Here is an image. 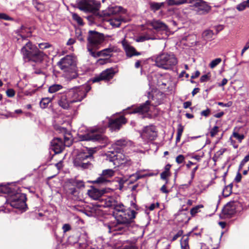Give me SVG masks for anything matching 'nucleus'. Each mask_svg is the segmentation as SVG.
<instances>
[{"mask_svg": "<svg viewBox=\"0 0 249 249\" xmlns=\"http://www.w3.org/2000/svg\"><path fill=\"white\" fill-rule=\"evenodd\" d=\"M136 213L134 210H129L127 216L118 218L116 222L105 224V229L109 233L113 232V235L123 234L128 230V225L135 218Z\"/></svg>", "mask_w": 249, "mask_h": 249, "instance_id": "1", "label": "nucleus"}, {"mask_svg": "<svg viewBox=\"0 0 249 249\" xmlns=\"http://www.w3.org/2000/svg\"><path fill=\"white\" fill-rule=\"evenodd\" d=\"M57 64L68 79L71 80L78 77L77 59L74 56L67 55L61 58Z\"/></svg>", "mask_w": 249, "mask_h": 249, "instance_id": "2", "label": "nucleus"}, {"mask_svg": "<svg viewBox=\"0 0 249 249\" xmlns=\"http://www.w3.org/2000/svg\"><path fill=\"white\" fill-rule=\"evenodd\" d=\"M155 65L165 70H171L178 64V59L172 53L163 52L156 56Z\"/></svg>", "mask_w": 249, "mask_h": 249, "instance_id": "3", "label": "nucleus"}, {"mask_svg": "<svg viewBox=\"0 0 249 249\" xmlns=\"http://www.w3.org/2000/svg\"><path fill=\"white\" fill-rule=\"evenodd\" d=\"M94 150L89 149L88 152H84L78 153L74 160L75 166L81 169L89 168L92 166Z\"/></svg>", "mask_w": 249, "mask_h": 249, "instance_id": "4", "label": "nucleus"}, {"mask_svg": "<svg viewBox=\"0 0 249 249\" xmlns=\"http://www.w3.org/2000/svg\"><path fill=\"white\" fill-rule=\"evenodd\" d=\"M104 131L103 128H92L89 132L81 135V139L82 141L98 142L106 145L109 142V141L107 137L102 134Z\"/></svg>", "mask_w": 249, "mask_h": 249, "instance_id": "5", "label": "nucleus"}, {"mask_svg": "<svg viewBox=\"0 0 249 249\" xmlns=\"http://www.w3.org/2000/svg\"><path fill=\"white\" fill-rule=\"evenodd\" d=\"M104 40V37L103 34L95 31H89L88 37L89 43L88 45V50L91 56L94 57H96V53L94 50L97 49L99 45H100Z\"/></svg>", "mask_w": 249, "mask_h": 249, "instance_id": "6", "label": "nucleus"}, {"mask_svg": "<svg viewBox=\"0 0 249 249\" xmlns=\"http://www.w3.org/2000/svg\"><path fill=\"white\" fill-rule=\"evenodd\" d=\"M90 90V88L87 85L77 87L70 90L67 93L70 99V102L72 103L80 102L86 96L87 92Z\"/></svg>", "mask_w": 249, "mask_h": 249, "instance_id": "7", "label": "nucleus"}, {"mask_svg": "<svg viewBox=\"0 0 249 249\" xmlns=\"http://www.w3.org/2000/svg\"><path fill=\"white\" fill-rule=\"evenodd\" d=\"M195 11L198 15H204L209 13L212 9L209 4L203 0H190Z\"/></svg>", "mask_w": 249, "mask_h": 249, "instance_id": "8", "label": "nucleus"}, {"mask_svg": "<svg viewBox=\"0 0 249 249\" xmlns=\"http://www.w3.org/2000/svg\"><path fill=\"white\" fill-rule=\"evenodd\" d=\"M100 5L99 2L94 0H82L78 3V8L85 12H96Z\"/></svg>", "mask_w": 249, "mask_h": 249, "instance_id": "9", "label": "nucleus"}, {"mask_svg": "<svg viewBox=\"0 0 249 249\" xmlns=\"http://www.w3.org/2000/svg\"><path fill=\"white\" fill-rule=\"evenodd\" d=\"M26 196L24 194L17 193L9 200L11 206L13 208L24 209L26 206Z\"/></svg>", "mask_w": 249, "mask_h": 249, "instance_id": "10", "label": "nucleus"}, {"mask_svg": "<svg viewBox=\"0 0 249 249\" xmlns=\"http://www.w3.org/2000/svg\"><path fill=\"white\" fill-rule=\"evenodd\" d=\"M37 48L33 45L31 42L28 41L21 49V53L23 55V58L25 61L31 58V56L36 51Z\"/></svg>", "mask_w": 249, "mask_h": 249, "instance_id": "11", "label": "nucleus"}, {"mask_svg": "<svg viewBox=\"0 0 249 249\" xmlns=\"http://www.w3.org/2000/svg\"><path fill=\"white\" fill-rule=\"evenodd\" d=\"M142 136L143 139L150 141L155 140L157 137L156 127L153 125L145 126L143 129Z\"/></svg>", "mask_w": 249, "mask_h": 249, "instance_id": "12", "label": "nucleus"}, {"mask_svg": "<svg viewBox=\"0 0 249 249\" xmlns=\"http://www.w3.org/2000/svg\"><path fill=\"white\" fill-rule=\"evenodd\" d=\"M48 58L47 55L38 48L31 56V58L27 62H33L36 63L40 64L43 62Z\"/></svg>", "mask_w": 249, "mask_h": 249, "instance_id": "13", "label": "nucleus"}, {"mask_svg": "<svg viewBox=\"0 0 249 249\" xmlns=\"http://www.w3.org/2000/svg\"><path fill=\"white\" fill-rule=\"evenodd\" d=\"M114 174L115 172L112 169L104 170L100 176L94 182L97 184H106L109 182L108 178L113 177Z\"/></svg>", "mask_w": 249, "mask_h": 249, "instance_id": "14", "label": "nucleus"}, {"mask_svg": "<svg viewBox=\"0 0 249 249\" xmlns=\"http://www.w3.org/2000/svg\"><path fill=\"white\" fill-rule=\"evenodd\" d=\"M122 44L127 57L131 58L134 56H138L142 54V53L137 52L135 48L131 46L125 39H124L122 41Z\"/></svg>", "mask_w": 249, "mask_h": 249, "instance_id": "15", "label": "nucleus"}, {"mask_svg": "<svg viewBox=\"0 0 249 249\" xmlns=\"http://www.w3.org/2000/svg\"><path fill=\"white\" fill-rule=\"evenodd\" d=\"M125 123V118L123 116H121L115 119L110 120L108 123V127L112 130H118L120 129L121 125Z\"/></svg>", "mask_w": 249, "mask_h": 249, "instance_id": "16", "label": "nucleus"}, {"mask_svg": "<svg viewBox=\"0 0 249 249\" xmlns=\"http://www.w3.org/2000/svg\"><path fill=\"white\" fill-rule=\"evenodd\" d=\"M114 72L112 69H108L103 71L100 75L93 80L94 82H99L100 80H108L112 78Z\"/></svg>", "mask_w": 249, "mask_h": 249, "instance_id": "17", "label": "nucleus"}, {"mask_svg": "<svg viewBox=\"0 0 249 249\" xmlns=\"http://www.w3.org/2000/svg\"><path fill=\"white\" fill-rule=\"evenodd\" d=\"M52 149L56 153H61L64 149L65 145L61 138L54 139L51 142Z\"/></svg>", "mask_w": 249, "mask_h": 249, "instance_id": "18", "label": "nucleus"}, {"mask_svg": "<svg viewBox=\"0 0 249 249\" xmlns=\"http://www.w3.org/2000/svg\"><path fill=\"white\" fill-rule=\"evenodd\" d=\"M236 212V205L234 202L227 203L222 210L223 214L227 217H231Z\"/></svg>", "mask_w": 249, "mask_h": 249, "instance_id": "19", "label": "nucleus"}, {"mask_svg": "<svg viewBox=\"0 0 249 249\" xmlns=\"http://www.w3.org/2000/svg\"><path fill=\"white\" fill-rule=\"evenodd\" d=\"M149 25L157 31H167V26L160 20L153 19L149 21Z\"/></svg>", "mask_w": 249, "mask_h": 249, "instance_id": "20", "label": "nucleus"}, {"mask_svg": "<svg viewBox=\"0 0 249 249\" xmlns=\"http://www.w3.org/2000/svg\"><path fill=\"white\" fill-rule=\"evenodd\" d=\"M113 209L116 211L121 213L117 216L118 218H123L125 216H127V212L129 210H131L130 209L125 210L124 206L122 203L118 202V201H117V203L115 204Z\"/></svg>", "mask_w": 249, "mask_h": 249, "instance_id": "21", "label": "nucleus"}, {"mask_svg": "<svg viewBox=\"0 0 249 249\" xmlns=\"http://www.w3.org/2000/svg\"><path fill=\"white\" fill-rule=\"evenodd\" d=\"M104 193V190H99L95 188H91L88 192L89 196L94 200L98 199Z\"/></svg>", "mask_w": 249, "mask_h": 249, "instance_id": "22", "label": "nucleus"}, {"mask_svg": "<svg viewBox=\"0 0 249 249\" xmlns=\"http://www.w3.org/2000/svg\"><path fill=\"white\" fill-rule=\"evenodd\" d=\"M150 102L147 101L145 103L138 107H135L132 111L129 112L130 113H141L143 114L147 112L149 110Z\"/></svg>", "mask_w": 249, "mask_h": 249, "instance_id": "23", "label": "nucleus"}, {"mask_svg": "<svg viewBox=\"0 0 249 249\" xmlns=\"http://www.w3.org/2000/svg\"><path fill=\"white\" fill-rule=\"evenodd\" d=\"M117 48L114 46H110L108 48L104 49L97 53H96V57L99 56H111L113 52H117Z\"/></svg>", "mask_w": 249, "mask_h": 249, "instance_id": "24", "label": "nucleus"}, {"mask_svg": "<svg viewBox=\"0 0 249 249\" xmlns=\"http://www.w3.org/2000/svg\"><path fill=\"white\" fill-rule=\"evenodd\" d=\"M58 103L64 109H68L70 107L71 104L72 102H70V99L68 97L67 93V95L63 94L61 96Z\"/></svg>", "mask_w": 249, "mask_h": 249, "instance_id": "25", "label": "nucleus"}, {"mask_svg": "<svg viewBox=\"0 0 249 249\" xmlns=\"http://www.w3.org/2000/svg\"><path fill=\"white\" fill-rule=\"evenodd\" d=\"M116 199L113 196H108L102 199V202L103 203L102 205L105 207L113 208L115 204L117 203Z\"/></svg>", "mask_w": 249, "mask_h": 249, "instance_id": "26", "label": "nucleus"}, {"mask_svg": "<svg viewBox=\"0 0 249 249\" xmlns=\"http://www.w3.org/2000/svg\"><path fill=\"white\" fill-rule=\"evenodd\" d=\"M117 153L114 155L113 157V160L115 162H118V164L125 163L127 161V157L121 153V151H116Z\"/></svg>", "mask_w": 249, "mask_h": 249, "instance_id": "27", "label": "nucleus"}, {"mask_svg": "<svg viewBox=\"0 0 249 249\" xmlns=\"http://www.w3.org/2000/svg\"><path fill=\"white\" fill-rule=\"evenodd\" d=\"M128 142L124 139H120L117 140L112 145L113 147L116 151H121V149L120 147H123L128 144Z\"/></svg>", "mask_w": 249, "mask_h": 249, "instance_id": "28", "label": "nucleus"}, {"mask_svg": "<svg viewBox=\"0 0 249 249\" xmlns=\"http://www.w3.org/2000/svg\"><path fill=\"white\" fill-rule=\"evenodd\" d=\"M122 18L120 16H116L115 17L109 20V22L110 25L113 27H119L122 22Z\"/></svg>", "mask_w": 249, "mask_h": 249, "instance_id": "29", "label": "nucleus"}, {"mask_svg": "<svg viewBox=\"0 0 249 249\" xmlns=\"http://www.w3.org/2000/svg\"><path fill=\"white\" fill-rule=\"evenodd\" d=\"M72 142V137L70 133L66 132L64 135V144L66 146H70Z\"/></svg>", "mask_w": 249, "mask_h": 249, "instance_id": "30", "label": "nucleus"}, {"mask_svg": "<svg viewBox=\"0 0 249 249\" xmlns=\"http://www.w3.org/2000/svg\"><path fill=\"white\" fill-rule=\"evenodd\" d=\"M163 5V2L158 3L155 2H150L149 3L150 8L154 12L159 10Z\"/></svg>", "mask_w": 249, "mask_h": 249, "instance_id": "31", "label": "nucleus"}, {"mask_svg": "<svg viewBox=\"0 0 249 249\" xmlns=\"http://www.w3.org/2000/svg\"><path fill=\"white\" fill-rule=\"evenodd\" d=\"M213 32L210 30H207L204 31L202 33V37L205 40H210L213 38Z\"/></svg>", "mask_w": 249, "mask_h": 249, "instance_id": "32", "label": "nucleus"}, {"mask_svg": "<svg viewBox=\"0 0 249 249\" xmlns=\"http://www.w3.org/2000/svg\"><path fill=\"white\" fill-rule=\"evenodd\" d=\"M63 87L62 85L59 84H54L52 86H51L49 88L48 91L50 93H54L61 89H62Z\"/></svg>", "mask_w": 249, "mask_h": 249, "instance_id": "33", "label": "nucleus"}, {"mask_svg": "<svg viewBox=\"0 0 249 249\" xmlns=\"http://www.w3.org/2000/svg\"><path fill=\"white\" fill-rule=\"evenodd\" d=\"M249 7V0L244 1L237 6V9L240 11L245 10L246 8Z\"/></svg>", "mask_w": 249, "mask_h": 249, "instance_id": "34", "label": "nucleus"}, {"mask_svg": "<svg viewBox=\"0 0 249 249\" xmlns=\"http://www.w3.org/2000/svg\"><path fill=\"white\" fill-rule=\"evenodd\" d=\"M232 185L230 184L228 186H226L223 190V195L224 197L229 196L231 193Z\"/></svg>", "mask_w": 249, "mask_h": 249, "instance_id": "35", "label": "nucleus"}, {"mask_svg": "<svg viewBox=\"0 0 249 249\" xmlns=\"http://www.w3.org/2000/svg\"><path fill=\"white\" fill-rule=\"evenodd\" d=\"M226 149L225 148H222L217 151L213 157V160L215 162L220 157V156H222L223 154L226 151Z\"/></svg>", "mask_w": 249, "mask_h": 249, "instance_id": "36", "label": "nucleus"}, {"mask_svg": "<svg viewBox=\"0 0 249 249\" xmlns=\"http://www.w3.org/2000/svg\"><path fill=\"white\" fill-rule=\"evenodd\" d=\"M51 99L50 98H43L40 102V106L42 108H45L47 107L48 104L51 102Z\"/></svg>", "mask_w": 249, "mask_h": 249, "instance_id": "37", "label": "nucleus"}, {"mask_svg": "<svg viewBox=\"0 0 249 249\" xmlns=\"http://www.w3.org/2000/svg\"><path fill=\"white\" fill-rule=\"evenodd\" d=\"M120 11L119 7H111L109 8L108 10L107 14V15H115Z\"/></svg>", "mask_w": 249, "mask_h": 249, "instance_id": "38", "label": "nucleus"}, {"mask_svg": "<svg viewBox=\"0 0 249 249\" xmlns=\"http://www.w3.org/2000/svg\"><path fill=\"white\" fill-rule=\"evenodd\" d=\"M222 61V59L220 58H216L212 61L209 64V66L211 68L213 69L218 65Z\"/></svg>", "mask_w": 249, "mask_h": 249, "instance_id": "39", "label": "nucleus"}, {"mask_svg": "<svg viewBox=\"0 0 249 249\" xmlns=\"http://www.w3.org/2000/svg\"><path fill=\"white\" fill-rule=\"evenodd\" d=\"M72 18L76 21L77 23L80 25H83V22L82 18L79 16L77 14L73 13L72 15Z\"/></svg>", "mask_w": 249, "mask_h": 249, "instance_id": "40", "label": "nucleus"}, {"mask_svg": "<svg viewBox=\"0 0 249 249\" xmlns=\"http://www.w3.org/2000/svg\"><path fill=\"white\" fill-rule=\"evenodd\" d=\"M73 185L76 186L78 188H82L85 187L84 182L81 180H75L72 182Z\"/></svg>", "mask_w": 249, "mask_h": 249, "instance_id": "41", "label": "nucleus"}, {"mask_svg": "<svg viewBox=\"0 0 249 249\" xmlns=\"http://www.w3.org/2000/svg\"><path fill=\"white\" fill-rule=\"evenodd\" d=\"M38 47L39 49L41 50H44L48 48H51L53 49V47H52V45L48 43H39L38 44Z\"/></svg>", "mask_w": 249, "mask_h": 249, "instance_id": "42", "label": "nucleus"}, {"mask_svg": "<svg viewBox=\"0 0 249 249\" xmlns=\"http://www.w3.org/2000/svg\"><path fill=\"white\" fill-rule=\"evenodd\" d=\"M203 207V206L202 205H199L193 208L192 209H191L190 211V213L191 215H195L196 213H197L198 212L199 209Z\"/></svg>", "mask_w": 249, "mask_h": 249, "instance_id": "43", "label": "nucleus"}, {"mask_svg": "<svg viewBox=\"0 0 249 249\" xmlns=\"http://www.w3.org/2000/svg\"><path fill=\"white\" fill-rule=\"evenodd\" d=\"M181 247L183 249H189V246L188 244V238L184 239L183 241H181Z\"/></svg>", "mask_w": 249, "mask_h": 249, "instance_id": "44", "label": "nucleus"}, {"mask_svg": "<svg viewBox=\"0 0 249 249\" xmlns=\"http://www.w3.org/2000/svg\"><path fill=\"white\" fill-rule=\"evenodd\" d=\"M232 137L237 140L239 142H241L242 140L244 138V136L243 135L239 134L235 132L233 133Z\"/></svg>", "mask_w": 249, "mask_h": 249, "instance_id": "45", "label": "nucleus"}, {"mask_svg": "<svg viewBox=\"0 0 249 249\" xmlns=\"http://www.w3.org/2000/svg\"><path fill=\"white\" fill-rule=\"evenodd\" d=\"M198 167V166H196L192 170L191 173V179L189 181L188 184L186 185L187 186H188L189 185H190L191 184L192 181L195 178V173L196 170H197Z\"/></svg>", "mask_w": 249, "mask_h": 249, "instance_id": "46", "label": "nucleus"}, {"mask_svg": "<svg viewBox=\"0 0 249 249\" xmlns=\"http://www.w3.org/2000/svg\"><path fill=\"white\" fill-rule=\"evenodd\" d=\"M219 131V127L217 126H214L210 131V136L212 137H214Z\"/></svg>", "mask_w": 249, "mask_h": 249, "instance_id": "47", "label": "nucleus"}, {"mask_svg": "<svg viewBox=\"0 0 249 249\" xmlns=\"http://www.w3.org/2000/svg\"><path fill=\"white\" fill-rule=\"evenodd\" d=\"M6 95L9 97H13L15 95V91L13 89H9L6 90Z\"/></svg>", "mask_w": 249, "mask_h": 249, "instance_id": "48", "label": "nucleus"}, {"mask_svg": "<svg viewBox=\"0 0 249 249\" xmlns=\"http://www.w3.org/2000/svg\"><path fill=\"white\" fill-rule=\"evenodd\" d=\"M184 159L185 158L183 155H179L177 157L176 159V161L178 163L180 164L182 163L184 161Z\"/></svg>", "mask_w": 249, "mask_h": 249, "instance_id": "49", "label": "nucleus"}, {"mask_svg": "<svg viewBox=\"0 0 249 249\" xmlns=\"http://www.w3.org/2000/svg\"><path fill=\"white\" fill-rule=\"evenodd\" d=\"M184 127L181 124H179L178 125V129H177V135L181 136L182 134L183 131Z\"/></svg>", "mask_w": 249, "mask_h": 249, "instance_id": "50", "label": "nucleus"}, {"mask_svg": "<svg viewBox=\"0 0 249 249\" xmlns=\"http://www.w3.org/2000/svg\"><path fill=\"white\" fill-rule=\"evenodd\" d=\"M210 113H211V110L210 109L208 108L206 110H203L201 112V116H205V117H208V116H209V115L210 114Z\"/></svg>", "mask_w": 249, "mask_h": 249, "instance_id": "51", "label": "nucleus"}, {"mask_svg": "<svg viewBox=\"0 0 249 249\" xmlns=\"http://www.w3.org/2000/svg\"><path fill=\"white\" fill-rule=\"evenodd\" d=\"M183 233L182 231H178L175 235H174L172 239V241H174L177 240L179 237L181 236Z\"/></svg>", "mask_w": 249, "mask_h": 249, "instance_id": "52", "label": "nucleus"}, {"mask_svg": "<svg viewBox=\"0 0 249 249\" xmlns=\"http://www.w3.org/2000/svg\"><path fill=\"white\" fill-rule=\"evenodd\" d=\"M170 173L169 172H167L166 171H163L160 174V178L161 179L165 180L166 178L169 176Z\"/></svg>", "mask_w": 249, "mask_h": 249, "instance_id": "53", "label": "nucleus"}, {"mask_svg": "<svg viewBox=\"0 0 249 249\" xmlns=\"http://www.w3.org/2000/svg\"><path fill=\"white\" fill-rule=\"evenodd\" d=\"M149 39V38L146 36H140L136 39L137 42H143Z\"/></svg>", "mask_w": 249, "mask_h": 249, "instance_id": "54", "label": "nucleus"}, {"mask_svg": "<svg viewBox=\"0 0 249 249\" xmlns=\"http://www.w3.org/2000/svg\"><path fill=\"white\" fill-rule=\"evenodd\" d=\"M3 19L7 20H12V18L9 17L8 15L4 13L0 14V19Z\"/></svg>", "mask_w": 249, "mask_h": 249, "instance_id": "55", "label": "nucleus"}, {"mask_svg": "<svg viewBox=\"0 0 249 249\" xmlns=\"http://www.w3.org/2000/svg\"><path fill=\"white\" fill-rule=\"evenodd\" d=\"M210 76L208 74H205L202 75L200 79L201 82H204L208 81L210 79Z\"/></svg>", "mask_w": 249, "mask_h": 249, "instance_id": "56", "label": "nucleus"}, {"mask_svg": "<svg viewBox=\"0 0 249 249\" xmlns=\"http://www.w3.org/2000/svg\"><path fill=\"white\" fill-rule=\"evenodd\" d=\"M62 229L64 232H66L71 230V226L68 224H65L63 226Z\"/></svg>", "mask_w": 249, "mask_h": 249, "instance_id": "57", "label": "nucleus"}, {"mask_svg": "<svg viewBox=\"0 0 249 249\" xmlns=\"http://www.w3.org/2000/svg\"><path fill=\"white\" fill-rule=\"evenodd\" d=\"M159 203H157L156 204L152 203L149 207L148 209L150 211L154 210L156 207L158 208L159 207Z\"/></svg>", "mask_w": 249, "mask_h": 249, "instance_id": "58", "label": "nucleus"}, {"mask_svg": "<svg viewBox=\"0 0 249 249\" xmlns=\"http://www.w3.org/2000/svg\"><path fill=\"white\" fill-rule=\"evenodd\" d=\"M241 178H242V175L240 173V171H238L234 180L236 182H239L241 181Z\"/></svg>", "mask_w": 249, "mask_h": 249, "instance_id": "59", "label": "nucleus"}, {"mask_svg": "<svg viewBox=\"0 0 249 249\" xmlns=\"http://www.w3.org/2000/svg\"><path fill=\"white\" fill-rule=\"evenodd\" d=\"M192 105V103L190 101H187L183 103V107L184 108H187Z\"/></svg>", "mask_w": 249, "mask_h": 249, "instance_id": "60", "label": "nucleus"}, {"mask_svg": "<svg viewBox=\"0 0 249 249\" xmlns=\"http://www.w3.org/2000/svg\"><path fill=\"white\" fill-rule=\"evenodd\" d=\"M133 176H135L136 179L138 180L139 179H141V178L145 177L146 176H147V175H139V174L136 173L135 175H133Z\"/></svg>", "mask_w": 249, "mask_h": 249, "instance_id": "61", "label": "nucleus"}, {"mask_svg": "<svg viewBox=\"0 0 249 249\" xmlns=\"http://www.w3.org/2000/svg\"><path fill=\"white\" fill-rule=\"evenodd\" d=\"M160 191L164 193H168L169 191L166 189V185H163L160 188Z\"/></svg>", "mask_w": 249, "mask_h": 249, "instance_id": "62", "label": "nucleus"}, {"mask_svg": "<svg viewBox=\"0 0 249 249\" xmlns=\"http://www.w3.org/2000/svg\"><path fill=\"white\" fill-rule=\"evenodd\" d=\"M200 75V72L199 71H197L195 72V74H193L192 76H191V78L192 79H195V78H197V77L199 76V75Z\"/></svg>", "mask_w": 249, "mask_h": 249, "instance_id": "63", "label": "nucleus"}, {"mask_svg": "<svg viewBox=\"0 0 249 249\" xmlns=\"http://www.w3.org/2000/svg\"><path fill=\"white\" fill-rule=\"evenodd\" d=\"M70 193L72 195H75L76 190L75 188H71L69 189Z\"/></svg>", "mask_w": 249, "mask_h": 249, "instance_id": "64", "label": "nucleus"}]
</instances>
